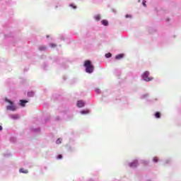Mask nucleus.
<instances>
[{
    "instance_id": "nucleus-1",
    "label": "nucleus",
    "mask_w": 181,
    "mask_h": 181,
    "mask_svg": "<svg viewBox=\"0 0 181 181\" xmlns=\"http://www.w3.org/2000/svg\"><path fill=\"white\" fill-rule=\"evenodd\" d=\"M84 66L86 67V73L91 74L94 71V66L91 64V61L86 60L84 63Z\"/></svg>"
},
{
    "instance_id": "nucleus-2",
    "label": "nucleus",
    "mask_w": 181,
    "mask_h": 181,
    "mask_svg": "<svg viewBox=\"0 0 181 181\" xmlns=\"http://www.w3.org/2000/svg\"><path fill=\"white\" fill-rule=\"evenodd\" d=\"M6 103H8L10 105L6 107V110L8 111H16V106L13 104V103L8 99L6 100Z\"/></svg>"
},
{
    "instance_id": "nucleus-3",
    "label": "nucleus",
    "mask_w": 181,
    "mask_h": 181,
    "mask_svg": "<svg viewBox=\"0 0 181 181\" xmlns=\"http://www.w3.org/2000/svg\"><path fill=\"white\" fill-rule=\"evenodd\" d=\"M143 79L144 81H152L153 78L149 77V71H146L143 74Z\"/></svg>"
},
{
    "instance_id": "nucleus-4",
    "label": "nucleus",
    "mask_w": 181,
    "mask_h": 181,
    "mask_svg": "<svg viewBox=\"0 0 181 181\" xmlns=\"http://www.w3.org/2000/svg\"><path fill=\"white\" fill-rule=\"evenodd\" d=\"M77 107H78L79 108H83V107H84L85 103L84 101L83 100H78L76 103Z\"/></svg>"
},
{
    "instance_id": "nucleus-5",
    "label": "nucleus",
    "mask_w": 181,
    "mask_h": 181,
    "mask_svg": "<svg viewBox=\"0 0 181 181\" xmlns=\"http://www.w3.org/2000/svg\"><path fill=\"white\" fill-rule=\"evenodd\" d=\"M130 168H136L138 166V160H135L134 162L129 164Z\"/></svg>"
},
{
    "instance_id": "nucleus-6",
    "label": "nucleus",
    "mask_w": 181,
    "mask_h": 181,
    "mask_svg": "<svg viewBox=\"0 0 181 181\" xmlns=\"http://www.w3.org/2000/svg\"><path fill=\"white\" fill-rule=\"evenodd\" d=\"M26 103H28V100H21L20 105H21V107H25V105L26 104Z\"/></svg>"
},
{
    "instance_id": "nucleus-7",
    "label": "nucleus",
    "mask_w": 181,
    "mask_h": 181,
    "mask_svg": "<svg viewBox=\"0 0 181 181\" xmlns=\"http://www.w3.org/2000/svg\"><path fill=\"white\" fill-rule=\"evenodd\" d=\"M124 57V54H118L115 57L116 60H119Z\"/></svg>"
},
{
    "instance_id": "nucleus-8",
    "label": "nucleus",
    "mask_w": 181,
    "mask_h": 181,
    "mask_svg": "<svg viewBox=\"0 0 181 181\" xmlns=\"http://www.w3.org/2000/svg\"><path fill=\"white\" fill-rule=\"evenodd\" d=\"M38 49L40 52H45V50H46V46H45V45L40 46L38 47Z\"/></svg>"
},
{
    "instance_id": "nucleus-9",
    "label": "nucleus",
    "mask_w": 181,
    "mask_h": 181,
    "mask_svg": "<svg viewBox=\"0 0 181 181\" xmlns=\"http://www.w3.org/2000/svg\"><path fill=\"white\" fill-rule=\"evenodd\" d=\"M29 171L28 170H24L23 168H21L19 170L20 173H28Z\"/></svg>"
},
{
    "instance_id": "nucleus-10",
    "label": "nucleus",
    "mask_w": 181,
    "mask_h": 181,
    "mask_svg": "<svg viewBox=\"0 0 181 181\" xmlns=\"http://www.w3.org/2000/svg\"><path fill=\"white\" fill-rule=\"evenodd\" d=\"M11 118H12L13 119H18V118H19V116L18 115H11Z\"/></svg>"
},
{
    "instance_id": "nucleus-11",
    "label": "nucleus",
    "mask_w": 181,
    "mask_h": 181,
    "mask_svg": "<svg viewBox=\"0 0 181 181\" xmlns=\"http://www.w3.org/2000/svg\"><path fill=\"white\" fill-rule=\"evenodd\" d=\"M102 24L104 25V26H108V21L107 20H103Z\"/></svg>"
},
{
    "instance_id": "nucleus-12",
    "label": "nucleus",
    "mask_w": 181,
    "mask_h": 181,
    "mask_svg": "<svg viewBox=\"0 0 181 181\" xmlns=\"http://www.w3.org/2000/svg\"><path fill=\"white\" fill-rule=\"evenodd\" d=\"M156 118H160V113L159 112H156L155 113Z\"/></svg>"
},
{
    "instance_id": "nucleus-13",
    "label": "nucleus",
    "mask_w": 181,
    "mask_h": 181,
    "mask_svg": "<svg viewBox=\"0 0 181 181\" xmlns=\"http://www.w3.org/2000/svg\"><path fill=\"white\" fill-rule=\"evenodd\" d=\"M28 97H33V95H35V93H33V91L28 92Z\"/></svg>"
},
{
    "instance_id": "nucleus-14",
    "label": "nucleus",
    "mask_w": 181,
    "mask_h": 181,
    "mask_svg": "<svg viewBox=\"0 0 181 181\" xmlns=\"http://www.w3.org/2000/svg\"><path fill=\"white\" fill-rule=\"evenodd\" d=\"M95 21H100L101 19V16L100 15L95 16Z\"/></svg>"
},
{
    "instance_id": "nucleus-15",
    "label": "nucleus",
    "mask_w": 181,
    "mask_h": 181,
    "mask_svg": "<svg viewBox=\"0 0 181 181\" xmlns=\"http://www.w3.org/2000/svg\"><path fill=\"white\" fill-rule=\"evenodd\" d=\"M89 111L88 110H82L81 112V114H88Z\"/></svg>"
},
{
    "instance_id": "nucleus-16",
    "label": "nucleus",
    "mask_w": 181,
    "mask_h": 181,
    "mask_svg": "<svg viewBox=\"0 0 181 181\" xmlns=\"http://www.w3.org/2000/svg\"><path fill=\"white\" fill-rule=\"evenodd\" d=\"M158 160H159V159L158 158V157H154V158H153V161L155 162V163L158 162Z\"/></svg>"
},
{
    "instance_id": "nucleus-17",
    "label": "nucleus",
    "mask_w": 181,
    "mask_h": 181,
    "mask_svg": "<svg viewBox=\"0 0 181 181\" xmlns=\"http://www.w3.org/2000/svg\"><path fill=\"white\" fill-rule=\"evenodd\" d=\"M111 56H112V54H111V53H107L105 54V57H107V59H109V57H111Z\"/></svg>"
},
{
    "instance_id": "nucleus-18",
    "label": "nucleus",
    "mask_w": 181,
    "mask_h": 181,
    "mask_svg": "<svg viewBox=\"0 0 181 181\" xmlns=\"http://www.w3.org/2000/svg\"><path fill=\"white\" fill-rule=\"evenodd\" d=\"M56 143L58 144H62V139H58L56 141Z\"/></svg>"
},
{
    "instance_id": "nucleus-19",
    "label": "nucleus",
    "mask_w": 181,
    "mask_h": 181,
    "mask_svg": "<svg viewBox=\"0 0 181 181\" xmlns=\"http://www.w3.org/2000/svg\"><path fill=\"white\" fill-rule=\"evenodd\" d=\"M63 158V156L62 154L58 155L57 159H62Z\"/></svg>"
},
{
    "instance_id": "nucleus-20",
    "label": "nucleus",
    "mask_w": 181,
    "mask_h": 181,
    "mask_svg": "<svg viewBox=\"0 0 181 181\" xmlns=\"http://www.w3.org/2000/svg\"><path fill=\"white\" fill-rule=\"evenodd\" d=\"M95 92L98 93V94H100V91L99 88L95 89Z\"/></svg>"
},
{
    "instance_id": "nucleus-21",
    "label": "nucleus",
    "mask_w": 181,
    "mask_h": 181,
    "mask_svg": "<svg viewBox=\"0 0 181 181\" xmlns=\"http://www.w3.org/2000/svg\"><path fill=\"white\" fill-rule=\"evenodd\" d=\"M50 46L51 47H56V44H51Z\"/></svg>"
},
{
    "instance_id": "nucleus-22",
    "label": "nucleus",
    "mask_w": 181,
    "mask_h": 181,
    "mask_svg": "<svg viewBox=\"0 0 181 181\" xmlns=\"http://www.w3.org/2000/svg\"><path fill=\"white\" fill-rule=\"evenodd\" d=\"M143 5H144V6H146V1H143Z\"/></svg>"
},
{
    "instance_id": "nucleus-23",
    "label": "nucleus",
    "mask_w": 181,
    "mask_h": 181,
    "mask_svg": "<svg viewBox=\"0 0 181 181\" xmlns=\"http://www.w3.org/2000/svg\"><path fill=\"white\" fill-rule=\"evenodd\" d=\"M3 128L2 126L0 125V131H2Z\"/></svg>"
},
{
    "instance_id": "nucleus-24",
    "label": "nucleus",
    "mask_w": 181,
    "mask_h": 181,
    "mask_svg": "<svg viewBox=\"0 0 181 181\" xmlns=\"http://www.w3.org/2000/svg\"><path fill=\"white\" fill-rule=\"evenodd\" d=\"M76 6H74V9H76Z\"/></svg>"
}]
</instances>
